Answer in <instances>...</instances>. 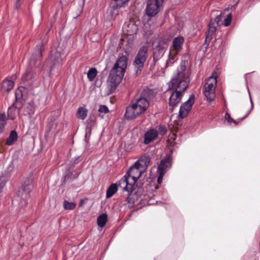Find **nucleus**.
Wrapping results in <instances>:
<instances>
[{"label":"nucleus","instance_id":"nucleus-1","mask_svg":"<svg viewBox=\"0 0 260 260\" xmlns=\"http://www.w3.org/2000/svg\"><path fill=\"white\" fill-rule=\"evenodd\" d=\"M142 169L135 164L125 175L119 181V186L128 193L127 200L128 203L134 204L138 200L137 193H141L143 183L136 181L141 176Z\"/></svg>","mask_w":260,"mask_h":260},{"label":"nucleus","instance_id":"nucleus-2","mask_svg":"<svg viewBox=\"0 0 260 260\" xmlns=\"http://www.w3.org/2000/svg\"><path fill=\"white\" fill-rule=\"evenodd\" d=\"M190 82L189 73L186 71L184 64L181 63L177 74L170 81L169 87L171 92L169 98V105L171 107L177 106L180 102L183 93L187 89Z\"/></svg>","mask_w":260,"mask_h":260},{"label":"nucleus","instance_id":"nucleus-3","mask_svg":"<svg viewBox=\"0 0 260 260\" xmlns=\"http://www.w3.org/2000/svg\"><path fill=\"white\" fill-rule=\"evenodd\" d=\"M127 64L126 56L122 55L117 59L108 78V88L111 92L115 90L122 79Z\"/></svg>","mask_w":260,"mask_h":260},{"label":"nucleus","instance_id":"nucleus-4","mask_svg":"<svg viewBox=\"0 0 260 260\" xmlns=\"http://www.w3.org/2000/svg\"><path fill=\"white\" fill-rule=\"evenodd\" d=\"M216 85V73L214 72L211 76H210L206 80L204 87V94L207 100L209 102L213 101L216 97L215 89Z\"/></svg>","mask_w":260,"mask_h":260},{"label":"nucleus","instance_id":"nucleus-5","mask_svg":"<svg viewBox=\"0 0 260 260\" xmlns=\"http://www.w3.org/2000/svg\"><path fill=\"white\" fill-rule=\"evenodd\" d=\"M148 49L147 46H142L140 48L135 57L133 65L137 76L141 74L144 68V63L148 56Z\"/></svg>","mask_w":260,"mask_h":260},{"label":"nucleus","instance_id":"nucleus-6","mask_svg":"<svg viewBox=\"0 0 260 260\" xmlns=\"http://www.w3.org/2000/svg\"><path fill=\"white\" fill-rule=\"evenodd\" d=\"M32 178L30 177L26 179L19 190V196L21 197L20 205L22 207L27 204V200L30 198V192L32 189Z\"/></svg>","mask_w":260,"mask_h":260},{"label":"nucleus","instance_id":"nucleus-7","mask_svg":"<svg viewBox=\"0 0 260 260\" xmlns=\"http://www.w3.org/2000/svg\"><path fill=\"white\" fill-rule=\"evenodd\" d=\"M145 111L134 100L126 108L125 116L126 119L132 120L144 114Z\"/></svg>","mask_w":260,"mask_h":260},{"label":"nucleus","instance_id":"nucleus-8","mask_svg":"<svg viewBox=\"0 0 260 260\" xmlns=\"http://www.w3.org/2000/svg\"><path fill=\"white\" fill-rule=\"evenodd\" d=\"M222 19V13L217 15L214 20L211 19L208 24V30L206 32V37L205 41V44L208 46L215 34L217 26L219 25V22Z\"/></svg>","mask_w":260,"mask_h":260},{"label":"nucleus","instance_id":"nucleus-9","mask_svg":"<svg viewBox=\"0 0 260 260\" xmlns=\"http://www.w3.org/2000/svg\"><path fill=\"white\" fill-rule=\"evenodd\" d=\"M195 97L192 94L189 96L188 100L184 102L180 107L179 116L180 118L186 117L191 109L192 106L194 103Z\"/></svg>","mask_w":260,"mask_h":260},{"label":"nucleus","instance_id":"nucleus-10","mask_svg":"<svg viewBox=\"0 0 260 260\" xmlns=\"http://www.w3.org/2000/svg\"><path fill=\"white\" fill-rule=\"evenodd\" d=\"M162 0H148L146 9V14L154 16L158 12V8Z\"/></svg>","mask_w":260,"mask_h":260},{"label":"nucleus","instance_id":"nucleus-11","mask_svg":"<svg viewBox=\"0 0 260 260\" xmlns=\"http://www.w3.org/2000/svg\"><path fill=\"white\" fill-rule=\"evenodd\" d=\"M44 50V48L42 43H40L36 46L29 60V63L30 67L38 66V61L41 59L42 57V53Z\"/></svg>","mask_w":260,"mask_h":260},{"label":"nucleus","instance_id":"nucleus-12","mask_svg":"<svg viewBox=\"0 0 260 260\" xmlns=\"http://www.w3.org/2000/svg\"><path fill=\"white\" fill-rule=\"evenodd\" d=\"M26 70L21 78L22 82L27 86H31L36 80V73L33 67Z\"/></svg>","mask_w":260,"mask_h":260},{"label":"nucleus","instance_id":"nucleus-13","mask_svg":"<svg viewBox=\"0 0 260 260\" xmlns=\"http://www.w3.org/2000/svg\"><path fill=\"white\" fill-rule=\"evenodd\" d=\"M150 91L148 90L144 91L140 98L136 99L135 101L145 111L149 107V100L150 96L148 94Z\"/></svg>","mask_w":260,"mask_h":260},{"label":"nucleus","instance_id":"nucleus-14","mask_svg":"<svg viewBox=\"0 0 260 260\" xmlns=\"http://www.w3.org/2000/svg\"><path fill=\"white\" fill-rule=\"evenodd\" d=\"M158 137V132L156 129L150 128L144 135L143 143L148 145L156 140Z\"/></svg>","mask_w":260,"mask_h":260},{"label":"nucleus","instance_id":"nucleus-15","mask_svg":"<svg viewBox=\"0 0 260 260\" xmlns=\"http://www.w3.org/2000/svg\"><path fill=\"white\" fill-rule=\"evenodd\" d=\"M21 106H18V103H13L8 110L7 115L9 119L11 120L15 119L16 117L19 114V110Z\"/></svg>","mask_w":260,"mask_h":260},{"label":"nucleus","instance_id":"nucleus-16","mask_svg":"<svg viewBox=\"0 0 260 260\" xmlns=\"http://www.w3.org/2000/svg\"><path fill=\"white\" fill-rule=\"evenodd\" d=\"M184 42L183 37L179 36L174 38L172 41V44L170 47V50L180 52L182 49V46Z\"/></svg>","mask_w":260,"mask_h":260},{"label":"nucleus","instance_id":"nucleus-17","mask_svg":"<svg viewBox=\"0 0 260 260\" xmlns=\"http://www.w3.org/2000/svg\"><path fill=\"white\" fill-rule=\"evenodd\" d=\"M120 8V7L111 3L110 7L107 11V20L108 21L114 20L119 14V9Z\"/></svg>","mask_w":260,"mask_h":260},{"label":"nucleus","instance_id":"nucleus-18","mask_svg":"<svg viewBox=\"0 0 260 260\" xmlns=\"http://www.w3.org/2000/svg\"><path fill=\"white\" fill-rule=\"evenodd\" d=\"M16 75L12 76L11 78H9L4 80L2 83V88L4 91L8 92L12 90L14 86V80L16 79Z\"/></svg>","mask_w":260,"mask_h":260},{"label":"nucleus","instance_id":"nucleus-19","mask_svg":"<svg viewBox=\"0 0 260 260\" xmlns=\"http://www.w3.org/2000/svg\"><path fill=\"white\" fill-rule=\"evenodd\" d=\"M49 61H50L52 63L50 67V70L51 71L54 67L56 66H59L62 63V59L60 57V54L56 52L54 54H51L48 60V62Z\"/></svg>","mask_w":260,"mask_h":260},{"label":"nucleus","instance_id":"nucleus-20","mask_svg":"<svg viewBox=\"0 0 260 260\" xmlns=\"http://www.w3.org/2000/svg\"><path fill=\"white\" fill-rule=\"evenodd\" d=\"M35 103L32 101H29L24 104L23 108L24 115L28 116L29 118H31L35 113Z\"/></svg>","mask_w":260,"mask_h":260},{"label":"nucleus","instance_id":"nucleus-21","mask_svg":"<svg viewBox=\"0 0 260 260\" xmlns=\"http://www.w3.org/2000/svg\"><path fill=\"white\" fill-rule=\"evenodd\" d=\"M123 29V31L125 32L127 35L132 36L136 34L138 27L134 22H128L124 23Z\"/></svg>","mask_w":260,"mask_h":260},{"label":"nucleus","instance_id":"nucleus-22","mask_svg":"<svg viewBox=\"0 0 260 260\" xmlns=\"http://www.w3.org/2000/svg\"><path fill=\"white\" fill-rule=\"evenodd\" d=\"M171 166V159L169 157L164 158L160 162L157 169V172L166 173L168 169Z\"/></svg>","mask_w":260,"mask_h":260},{"label":"nucleus","instance_id":"nucleus-23","mask_svg":"<svg viewBox=\"0 0 260 260\" xmlns=\"http://www.w3.org/2000/svg\"><path fill=\"white\" fill-rule=\"evenodd\" d=\"M179 53L170 50L168 59L167 60L165 65V69L172 66L178 59V55Z\"/></svg>","mask_w":260,"mask_h":260},{"label":"nucleus","instance_id":"nucleus-24","mask_svg":"<svg viewBox=\"0 0 260 260\" xmlns=\"http://www.w3.org/2000/svg\"><path fill=\"white\" fill-rule=\"evenodd\" d=\"M150 161V158L147 155H143L140 157L138 161L135 164L142 169H146Z\"/></svg>","mask_w":260,"mask_h":260},{"label":"nucleus","instance_id":"nucleus-25","mask_svg":"<svg viewBox=\"0 0 260 260\" xmlns=\"http://www.w3.org/2000/svg\"><path fill=\"white\" fill-rule=\"evenodd\" d=\"M165 53V49L162 47H157L155 49L153 53V66H154L156 62L158 60L163 56Z\"/></svg>","mask_w":260,"mask_h":260},{"label":"nucleus","instance_id":"nucleus-26","mask_svg":"<svg viewBox=\"0 0 260 260\" xmlns=\"http://www.w3.org/2000/svg\"><path fill=\"white\" fill-rule=\"evenodd\" d=\"M18 139V135L16 132L14 130L12 131L9 137L7 139L6 144L8 146L13 145Z\"/></svg>","mask_w":260,"mask_h":260},{"label":"nucleus","instance_id":"nucleus-27","mask_svg":"<svg viewBox=\"0 0 260 260\" xmlns=\"http://www.w3.org/2000/svg\"><path fill=\"white\" fill-rule=\"evenodd\" d=\"M87 110L83 107H80L77 111V116L78 118L84 120L87 115Z\"/></svg>","mask_w":260,"mask_h":260},{"label":"nucleus","instance_id":"nucleus-28","mask_svg":"<svg viewBox=\"0 0 260 260\" xmlns=\"http://www.w3.org/2000/svg\"><path fill=\"white\" fill-rule=\"evenodd\" d=\"M117 185L116 184H112L110 185V186L108 187V188L106 192V198H109L112 197L114 194L117 191Z\"/></svg>","mask_w":260,"mask_h":260},{"label":"nucleus","instance_id":"nucleus-29","mask_svg":"<svg viewBox=\"0 0 260 260\" xmlns=\"http://www.w3.org/2000/svg\"><path fill=\"white\" fill-rule=\"evenodd\" d=\"M107 221V216L106 214H102L100 215L97 218V223L101 228H103L105 225Z\"/></svg>","mask_w":260,"mask_h":260},{"label":"nucleus","instance_id":"nucleus-30","mask_svg":"<svg viewBox=\"0 0 260 260\" xmlns=\"http://www.w3.org/2000/svg\"><path fill=\"white\" fill-rule=\"evenodd\" d=\"M87 75L89 80L92 81L97 75V71L95 68H91L88 70Z\"/></svg>","mask_w":260,"mask_h":260},{"label":"nucleus","instance_id":"nucleus-31","mask_svg":"<svg viewBox=\"0 0 260 260\" xmlns=\"http://www.w3.org/2000/svg\"><path fill=\"white\" fill-rule=\"evenodd\" d=\"M63 207L66 210H73L76 207V204L74 202H69L65 200L63 204Z\"/></svg>","mask_w":260,"mask_h":260},{"label":"nucleus","instance_id":"nucleus-32","mask_svg":"<svg viewBox=\"0 0 260 260\" xmlns=\"http://www.w3.org/2000/svg\"><path fill=\"white\" fill-rule=\"evenodd\" d=\"M128 1V0H113L111 3L121 8Z\"/></svg>","mask_w":260,"mask_h":260},{"label":"nucleus","instance_id":"nucleus-33","mask_svg":"<svg viewBox=\"0 0 260 260\" xmlns=\"http://www.w3.org/2000/svg\"><path fill=\"white\" fill-rule=\"evenodd\" d=\"M158 132V135L164 136L167 133V128L165 126L159 125L156 129Z\"/></svg>","mask_w":260,"mask_h":260},{"label":"nucleus","instance_id":"nucleus-34","mask_svg":"<svg viewBox=\"0 0 260 260\" xmlns=\"http://www.w3.org/2000/svg\"><path fill=\"white\" fill-rule=\"evenodd\" d=\"M232 16L231 14H229L228 15L227 17L224 19V26H228L231 24V21H232Z\"/></svg>","mask_w":260,"mask_h":260},{"label":"nucleus","instance_id":"nucleus-35","mask_svg":"<svg viewBox=\"0 0 260 260\" xmlns=\"http://www.w3.org/2000/svg\"><path fill=\"white\" fill-rule=\"evenodd\" d=\"M224 118L228 121L229 123H231L232 122H233V123H234L235 124L237 123V122L236 121V120L233 119L231 117L230 115L229 114V113L228 112H226L225 113Z\"/></svg>","mask_w":260,"mask_h":260},{"label":"nucleus","instance_id":"nucleus-36","mask_svg":"<svg viewBox=\"0 0 260 260\" xmlns=\"http://www.w3.org/2000/svg\"><path fill=\"white\" fill-rule=\"evenodd\" d=\"M6 181L7 180L4 176H2L0 177V193Z\"/></svg>","mask_w":260,"mask_h":260},{"label":"nucleus","instance_id":"nucleus-37","mask_svg":"<svg viewBox=\"0 0 260 260\" xmlns=\"http://www.w3.org/2000/svg\"><path fill=\"white\" fill-rule=\"evenodd\" d=\"M100 112L107 113L109 112L108 108L106 105H101L99 109Z\"/></svg>","mask_w":260,"mask_h":260},{"label":"nucleus","instance_id":"nucleus-38","mask_svg":"<svg viewBox=\"0 0 260 260\" xmlns=\"http://www.w3.org/2000/svg\"><path fill=\"white\" fill-rule=\"evenodd\" d=\"M157 173L159 174V176H158V178H157V182H158V184H160L161 183V182H162L163 177H164V176L165 173H164L162 172H157Z\"/></svg>","mask_w":260,"mask_h":260},{"label":"nucleus","instance_id":"nucleus-39","mask_svg":"<svg viewBox=\"0 0 260 260\" xmlns=\"http://www.w3.org/2000/svg\"><path fill=\"white\" fill-rule=\"evenodd\" d=\"M6 115L5 113H2L0 115V122L2 123H6Z\"/></svg>","mask_w":260,"mask_h":260},{"label":"nucleus","instance_id":"nucleus-40","mask_svg":"<svg viewBox=\"0 0 260 260\" xmlns=\"http://www.w3.org/2000/svg\"><path fill=\"white\" fill-rule=\"evenodd\" d=\"M6 123H2L0 122V133H3Z\"/></svg>","mask_w":260,"mask_h":260},{"label":"nucleus","instance_id":"nucleus-41","mask_svg":"<svg viewBox=\"0 0 260 260\" xmlns=\"http://www.w3.org/2000/svg\"><path fill=\"white\" fill-rule=\"evenodd\" d=\"M20 95L21 96V90L20 89H18L15 92L16 99H18V96Z\"/></svg>","mask_w":260,"mask_h":260},{"label":"nucleus","instance_id":"nucleus-42","mask_svg":"<svg viewBox=\"0 0 260 260\" xmlns=\"http://www.w3.org/2000/svg\"><path fill=\"white\" fill-rule=\"evenodd\" d=\"M21 4V0H17L16 2V7L18 8Z\"/></svg>","mask_w":260,"mask_h":260},{"label":"nucleus","instance_id":"nucleus-43","mask_svg":"<svg viewBox=\"0 0 260 260\" xmlns=\"http://www.w3.org/2000/svg\"><path fill=\"white\" fill-rule=\"evenodd\" d=\"M250 102H251V109L253 108V101L252 100V99H251V97L250 96Z\"/></svg>","mask_w":260,"mask_h":260},{"label":"nucleus","instance_id":"nucleus-44","mask_svg":"<svg viewBox=\"0 0 260 260\" xmlns=\"http://www.w3.org/2000/svg\"><path fill=\"white\" fill-rule=\"evenodd\" d=\"M246 116H247V115H246L245 117H243V118H242V119H244V118H245V117H246Z\"/></svg>","mask_w":260,"mask_h":260}]
</instances>
